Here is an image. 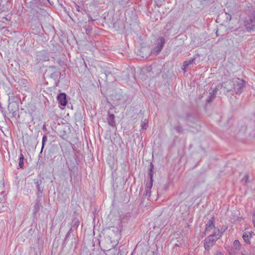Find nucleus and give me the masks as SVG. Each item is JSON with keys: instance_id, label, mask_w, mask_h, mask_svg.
<instances>
[{"instance_id": "31", "label": "nucleus", "mask_w": 255, "mask_h": 255, "mask_svg": "<svg viewBox=\"0 0 255 255\" xmlns=\"http://www.w3.org/2000/svg\"><path fill=\"white\" fill-rule=\"evenodd\" d=\"M213 98V96L211 95H210V96L209 97V98L207 99L206 100V102L207 103H209L210 102V101H211L212 99Z\"/></svg>"}, {"instance_id": "22", "label": "nucleus", "mask_w": 255, "mask_h": 255, "mask_svg": "<svg viewBox=\"0 0 255 255\" xmlns=\"http://www.w3.org/2000/svg\"><path fill=\"white\" fill-rule=\"evenodd\" d=\"M225 229L223 228H222L220 230H217V232H218V234H217L218 239L223 235V233L225 232Z\"/></svg>"}, {"instance_id": "25", "label": "nucleus", "mask_w": 255, "mask_h": 255, "mask_svg": "<svg viewBox=\"0 0 255 255\" xmlns=\"http://www.w3.org/2000/svg\"><path fill=\"white\" fill-rule=\"evenodd\" d=\"M233 245L236 249H239L240 246V243L238 240H235Z\"/></svg>"}, {"instance_id": "33", "label": "nucleus", "mask_w": 255, "mask_h": 255, "mask_svg": "<svg viewBox=\"0 0 255 255\" xmlns=\"http://www.w3.org/2000/svg\"><path fill=\"white\" fill-rule=\"evenodd\" d=\"M253 222L255 227V213L253 214Z\"/></svg>"}, {"instance_id": "26", "label": "nucleus", "mask_w": 255, "mask_h": 255, "mask_svg": "<svg viewBox=\"0 0 255 255\" xmlns=\"http://www.w3.org/2000/svg\"><path fill=\"white\" fill-rule=\"evenodd\" d=\"M74 230H75V229H74L73 228L71 227L70 229L69 230L68 232L67 233V235H66V236L65 237V240H67V239L69 237L70 233L71 232H72Z\"/></svg>"}, {"instance_id": "20", "label": "nucleus", "mask_w": 255, "mask_h": 255, "mask_svg": "<svg viewBox=\"0 0 255 255\" xmlns=\"http://www.w3.org/2000/svg\"><path fill=\"white\" fill-rule=\"evenodd\" d=\"M174 129L179 134H181L183 132V129L180 125L174 127Z\"/></svg>"}, {"instance_id": "30", "label": "nucleus", "mask_w": 255, "mask_h": 255, "mask_svg": "<svg viewBox=\"0 0 255 255\" xmlns=\"http://www.w3.org/2000/svg\"><path fill=\"white\" fill-rule=\"evenodd\" d=\"M33 1L34 3L37 4H40L42 2L41 0H33Z\"/></svg>"}, {"instance_id": "10", "label": "nucleus", "mask_w": 255, "mask_h": 255, "mask_svg": "<svg viewBox=\"0 0 255 255\" xmlns=\"http://www.w3.org/2000/svg\"><path fill=\"white\" fill-rule=\"evenodd\" d=\"M115 116L113 114H111L110 112H108V117L107 118V121L108 123V124L113 127H116V122L115 121Z\"/></svg>"}, {"instance_id": "28", "label": "nucleus", "mask_w": 255, "mask_h": 255, "mask_svg": "<svg viewBox=\"0 0 255 255\" xmlns=\"http://www.w3.org/2000/svg\"><path fill=\"white\" fill-rule=\"evenodd\" d=\"M217 91H218V89L217 87H216L215 88V89H214L212 92H210V95H211L214 96L217 93Z\"/></svg>"}, {"instance_id": "2", "label": "nucleus", "mask_w": 255, "mask_h": 255, "mask_svg": "<svg viewBox=\"0 0 255 255\" xmlns=\"http://www.w3.org/2000/svg\"><path fill=\"white\" fill-rule=\"evenodd\" d=\"M218 240L217 237V231L216 229L214 230V232L213 235L209 236L204 240V248L206 250H209L211 247H212L214 243Z\"/></svg>"}, {"instance_id": "11", "label": "nucleus", "mask_w": 255, "mask_h": 255, "mask_svg": "<svg viewBox=\"0 0 255 255\" xmlns=\"http://www.w3.org/2000/svg\"><path fill=\"white\" fill-rule=\"evenodd\" d=\"M214 221H215V218L214 216H213L212 217V218L208 221V222L207 223V224L206 225V228H205L206 232L210 231L211 230H212L215 227Z\"/></svg>"}, {"instance_id": "9", "label": "nucleus", "mask_w": 255, "mask_h": 255, "mask_svg": "<svg viewBox=\"0 0 255 255\" xmlns=\"http://www.w3.org/2000/svg\"><path fill=\"white\" fill-rule=\"evenodd\" d=\"M160 43H158L157 45L154 48V52L156 54H158L162 49L164 44H165V39L163 37L159 38Z\"/></svg>"}, {"instance_id": "16", "label": "nucleus", "mask_w": 255, "mask_h": 255, "mask_svg": "<svg viewBox=\"0 0 255 255\" xmlns=\"http://www.w3.org/2000/svg\"><path fill=\"white\" fill-rule=\"evenodd\" d=\"M79 224L80 221L79 220L76 218H74L72 221L71 227H73L74 229L76 230L79 226Z\"/></svg>"}, {"instance_id": "24", "label": "nucleus", "mask_w": 255, "mask_h": 255, "mask_svg": "<svg viewBox=\"0 0 255 255\" xmlns=\"http://www.w3.org/2000/svg\"><path fill=\"white\" fill-rule=\"evenodd\" d=\"M148 121L146 119H145L143 123L141 124V128L142 129H146L147 128V124Z\"/></svg>"}, {"instance_id": "34", "label": "nucleus", "mask_w": 255, "mask_h": 255, "mask_svg": "<svg viewBox=\"0 0 255 255\" xmlns=\"http://www.w3.org/2000/svg\"><path fill=\"white\" fill-rule=\"evenodd\" d=\"M187 67H183V66H182V70H183L184 72H185V69H186Z\"/></svg>"}, {"instance_id": "35", "label": "nucleus", "mask_w": 255, "mask_h": 255, "mask_svg": "<svg viewBox=\"0 0 255 255\" xmlns=\"http://www.w3.org/2000/svg\"><path fill=\"white\" fill-rule=\"evenodd\" d=\"M30 116H31V117H32L31 115H30ZM31 120H33V118H32V117H31Z\"/></svg>"}, {"instance_id": "5", "label": "nucleus", "mask_w": 255, "mask_h": 255, "mask_svg": "<svg viewBox=\"0 0 255 255\" xmlns=\"http://www.w3.org/2000/svg\"><path fill=\"white\" fill-rule=\"evenodd\" d=\"M234 79L232 80H229L221 84V87L224 90L225 93L230 92L234 93Z\"/></svg>"}, {"instance_id": "36", "label": "nucleus", "mask_w": 255, "mask_h": 255, "mask_svg": "<svg viewBox=\"0 0 255 255\" xmlns=\"http://www.w3.org/2000/svg\"><path fill=\"white\" fill-rule=\"evenodd\" d=\"M105 75L106 76V77L107 76V74L105 73Z\"/></svg>"}, {"instance_id": "14", "label": "nucleus", "mask_w": 255, "mask_h": 255, "mask_svg": "<svg viewBox=\"0 0 255 255\" xmlns=\"http://www.w3.org/2000/svg\"><path fill=\"white\" fill-rule=\"evenodd\" d=\"M49 68L51 69L53 71V72L50 74V77L54 80H56L58 78V74L55 71V70L56 69V67L55 66H50Z\"/></svg>"}, {"instance_id": "32", "label": "nucleus", "mask_w": 255, "mask_h": 255, "mask_svg": "<svg viewBox=\"0 0 255 255\" xmlns=\"http://www.w3.org/2000/svg\"><path fill=\"white\" fill-rule=\"evenodd\" d=\"M88 17L89 18V21H95V19H93V18L92 17V16L90 14L88 15Z\"/></svg>"}, {"instance_id": "3", "label": "nucleus", "mask_w": 255, "mask_h": 255, "mask_svg": "<svg viewBox=\"0 0 255 255\" xmlns=\"http://www.w3.org/2000/svg\"><path fill=\"white\" fill-rule=\"evenodd\" d=\"M234 93L240 94L243 91V89L246 86V82L239 78L234 79Z\"/></svg>"}, {"instance_id": "29", "label": "nucleus", "mask_w": 255, "mask_h": 255, "mask_svg": "<svg viewBox=\"0 0 255 255\" xmlns=\"http://www.w3.org/2000/svg\"><path fill=\"white\" fill-rule=\"evenodd\" d=\"M150 190H148L147 188H146L145 193L144 194L145 196H150L151 192Z\"/></svg>"}, {"instance_id": "27", "label": "nucleus", "mask_w": 255, "mask_h": 255, "mask_svg": "<svg viewBox=\"0 0 255 255\" xmlns=\"http://www.w3.org/2000/svg\"><path fill=\"white\" fill-rule=\"evenodd\" d=\"M173 26V24L171 22H167V23L166 24V26H165V28L167 29V30H169L170 29L171 27H172Z\"/></svg>"}, {"instance_id": "37", "label": "nucleus", "mask_w": 255, "mask_h": 255, "mask_svg": "<svg viewBox=\"0 0 255 255\" xmlns=\"http://www.w3.org/2000/svg\"><path fill=\"white\" fill-rule=\"evenodd\" d=\"M47 0L48 1L49 0Z\"/></svg>"}, {"instance_id": "13", "label": "nucleus", "mask_w": 255, "mask_h": 255, "mask_svg": "<svg viewBox=\"0 0 255 255\" xmlns=\"http://www.w3.org/2000/svg\"><path fill=\"white\" fill-rule=\"evenodd\" d=\"M252 236V234L250 232H245L243 235V238L246 243H250V240Z\"/></svg>"}, {"instance_id": "4", "label": "nucleus", "mask_w": 255, "mask_h": 255, "mask_svg": "<svg viewBox=\"0 0 255 255\" xmlns=\"http://www.w3.org/2000/svg\"><path fill=\"white\" fill-rule=\"evenodd\" d=\"M43 177H40L39 179H34V183L36 187V195L38 198H42L43 196L44 187L42 186V183Z\"/></svg>"}, {"instance_id": "7", "label": "nucleus", "mask_w": 255, "mask_h": 255, "mask_svg": "<svg viewBox=\"0 0 255 255\" xmlns=\"http://www.w3.org/2000/svg\"><path fill=\"white\" fill-rule=\"evenodd\" d=\"M67 95L65 93H61L58 95L57 99L59 103L63 106H65L67 104Z\"/></svg>"}, {"instance_id": "8", "label": "nucleus", "mask_w": 255, "mask_h": 255, "mask_svg": "<svg viewBox=\"0 0 255 255\" xmlns=\"http://www.w3.org/2000/svg\"><path fill=\"white\" fill-rule=\"evenodd\" d=\"M41 198L37 197L36 200L35 204L33 210V218H36V214L40 210V207L41 206Z\"/></svg>"}, {"instance_id": "18", "label": "nucleus", "mask_w": 255, "mask_h": 255, "mask_svg": "<svg viewBox=\"0 0 255 255\" xmlns=\"http://www.w3.org/2000/svg\"><path fill=\"white\" fill-rule=\"evenodd\" d=\"M8 96V101H11V102H14L15 101V97L14 96V94L13 92H9L7 94Z\"/></svg>"}, {"instance_id": "12", "label": "nucleus", "mask_w": 255, "mask_h": 255, "mask_svg": "<svg viewBox=\"0 0 255 255\" xmlns=\"http://www.w3.org/2000/svg\"><path fill=\"white\" fill-rule=\"evenodd\" d=\"M183 120L186 123L187 125H189L190 123H193L195 121L194 117L190 114H187L182 117Z\"/></svg>"}, {"instance_id": "23", "label": "nucleus", "mask_w": 255, "mask_h": 255, "mask_svg": "<svg viewBox=\"0 0 255 255\" xmlns=\"http://www.w3.org/2000/svg\"><path fill=\"white\" fill-rule=\"evenodd\" d=\"M249 176L248 174H246L242 180V182L243 184H246L248 182Z\"/></svg>"}, {"instance_id": "15", "label": "nucleus", "mask_w": 255, "mask_h": 255, "mask_svg": "<svg viewBox=\"0 0 255 255\" xmlns=\"http://www.w3.org/2000/svg\"><path fill=\"white\" fill-rule=\"evenodd\" d=\"M24 155L23 154L20 152L19 156V162H18V166L20 168H23L24 167Z\"/></svg>"}, {"instance_id": "17", "label": "nucleus", "mask_w": 255, "mask_h": 255, "mask_svg": "<svg viewBox=\"0 0 255 255\" xmlns=\"http://www.w3.org/2000/svg\"><path fill=\"white\" fill-rule=\"evenodd\" d=\"M195 58H192L188 61H185L183 64V67H188L190 65L192 64L195 61Z\"/></svg>"}, {"instance_id": "1", "label": "nucleus", "mask_w": 255, "mask_h": 255, "mask_svg": "<svg viewBox=\"0 0 255 255\" xmlns=\"http://www.w3.org/2000/svg\"><path fill=\"white\" fill-rule=\"evenodd\" d=\"M244 24L247 31L249 32L255 31V14H252L247 16L244 21Z\"/></svg>"}, {"instance_id": "21", "label": "nucleus", "mask_w": 255, "mask_h": 255, "mask_svg": "<svg viewBox=\"0 0 255 255\" xmlns=\"http://www.w3.org/2000/svg\"><path fill=\"white\" fill-rule=\"evenodd\" d=\"M222 16L225 17V21L226 22H229L232 18L231 15L227 12H225V14H223Z\"/></svg>"}, {"instance_id": "19", "label": "nucleus", "mask_w": 255, "mask_h": 255, "mask_svg": "<svg viewBox=\"0 0 255 255\" xmlns=\"http://www.w3.org/2000/svg\"><path fill=\"white\" fill-rule=\"evenodd\" d=\"M47 141V137L46 135H44L42 137V147L40 151V153L42 152L43 149L44 147L45 144L46 142Z\"/></svg>"}, {"instance_id": "6", "label": "nucleus", "mask_w": 255, "mask_h": 255, "mask_svg": "<svg viewBox=\"0 0 255 255\" xmlns=\"http://www.w3.org/2000/svg\"><path fill=\"white\" fill-rule=\"evenodd\" d=\"M154 165L152 163H150V167L148 169V175L149 176V181L147 183L146 188H147L148 190H151L152 187L153 183V170Z\"/></svg>"}]
</instances>
